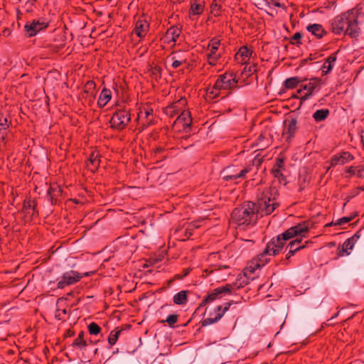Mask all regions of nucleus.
<instances>
[{
	"label": "nucleus",
	"instance_id": "13",
	"mask_svg": "<svg viewBox=\"0 0 364 364\" xmlns=\"http://www.w3.org/2000/svg\"><path fill=\"white\" fill-rule=\"evenodd\" d=\"M49 22L43 18L28 21L24 26V31L27 37H33L41 31L46 30Z\"/></svg>",
	"mask_w": 364,
	"mask_h": 364
},
{
	"label": "nucleus",
	"instance_id": "47",
	"mask_svg": "<svg viewBox=\"0 0 364 364\" xmlns=\"http://www.w3.org/2000/svg\"><path fill=\"white\" fill-rule=\"evenodd\" d=\"M357 215V213L351 214V215L348 217H343L340 219H338L336 223H334L335 225H341L343 224H346L347 223L350 222L352 220L355 218V217Z\"/></svg>",
	"mask_w": 364,
	"mask_h": 364
},
{
	"label": "nucleus",
	"instance_id": "18",
	"mask_svg": "<svg viewBox=\"0 0 364 364\" xmlns=\"http://www.w3.org/2000/svg\"><path fill=\"white\" fill-rule=\"evenodd\" d=\"M172 60V67L174 69L179 68L183 64L188 63L189 54L186 51L177 50L173 51L168 56Z\"/></svg>",
	"mask_w": 364,
	"mask_h": 364
},
{
	"label": "nucleus",
	"instance_id": "50",
	"mask_svg": "<svg viewBox=\"0 0 364 364\" xmlns=\"http://www.w3.org/2000/svg\"><path fill=\"white\" fill-rule=\"evenodd\" d=\"M359 166H349L346 168V173H348V176H346V178H351L353 176H354L356 173L357 168H358Z\"/></svg>",
	"mask_w": 364,
	"mask_h": 364
},
{
	"label": "nucleus",
	"instance_id": "36",
	"mask_svg": "<svg viewBox=\"0 0 364 364\" xmlns=\"http://www.w3.org/2000/svg\"><path fill=\"white\" fill-rule=\"evenodd\" d=\"M329 112L328 109H318L314 113L313 118L316 122H321L328 117Z\"/></svg>",
	"mask_w": 364,
	"mask_h": 364
},
{
	"label": "nucleus",
	"instance_id": "44",
	"mask_svg": "<svg viewBox=\"0 0 364 364\" xmlns=\"http://www.w3.org/2000/svg\"><path fill=\"white\" fill-rule=\"evenodd\" d=\"M178 314H170L167 316L166 320H162L161 322H166L170 327H173L174 324L178 321Z\"/></svg>",
	"mask_w": 364,
	"mask_h": 364
},
{
	"label": "nucleus",
	"instance_id": "8",
	"mask_svg": "<svg viewBox=\"0 0 364 364\" xmlns=\"http://www.w3.org/2000/svg\"><path fill=\"white\" fill-rule=\"evenodd\" d=\"M95 273V271L80 273L77 271L70 270L64 272L62 276L57 279L56 288L63 289L66 287L73 285L78 282L85 277H90Z\"/></svg>",
	"mask_w": 364,
	"mask_h": 364
},
{
	"label": "nucleus",
	"instance_id": "28",
	"mask_svg": "<svg viewBox=\"0 0 364 364\" xmlns=\"http://www.w3.org/2000/svg\"><path fill=\"white\" fill-rule=\"evenodd\" d=\"M88 345L87 341L85 338V332L80 331L77 337L74 339L70 346L73 349L83 350Z\"/></svg>",
	"mask_w": 364,
	"mask_h": 364
},
{
	"label": "nucleus",
	"instance_id": "37",
	"mask_svg": "<svg viewBox=\"0 0 364 364\" xmlns=\"http://www.w3.org/2000/svg\"><path fill=\"white\" fill-rule=\"evenodd\" d=\"M221 4H218L217 0H213L210 6V12L214 16H219L221 15Z\"/></svg>",
	"mask_w": 364,
	"mask_h": 364
},
{
	"label": "nucleus",
	"instance_id": "2",
	"mask_svg": "<svg viewBox=\"0 0 364 364\" xmlns=\"http://www.w3.org/2000/svg\"><path fill=\"white\" fill-rule=\"evenodd\" d=\"M331 27L333 33L340 35L344 33L352 38H357L360 33L358 16L353 9L335 17L331 22Z\"/></svg>",
	"mask_w": 364,
	"mask_h": 364
},
{
	"label": "nucleus",
	"instance_id": "58",
	"mask_svg": "<svg viewBox=\"0 0 364 364\" xmlns=\"http://www.w3.org/2000/svg\"><path fill=\"white\" fill-rule=\"evenodd\" d=\"M309 60L308 58H305V59H303L301 60V65H304V64H306L307 63V61Z\"/></svg>",
	"mask_w": 364,
	"mask_h": 364
},
{
	"label": "nucleus",
	"instance_id": "42",
	"mask_svg": "<svg viewBox=\"0 0 364 364\" xmlns=\"http://www.w3.org/2000/svg\"><path fill=\"white\" fill-rule=\"evenodd\" d=\"M10 122H9L6 117L2 114L0 115V134H6V130L9 127Z\"/></svg>",
	"mask_w": 364,
	"mask_h": 364
},
{
	"label": "nucleus",
	"instance_id": "49",
	"mask_svg": "<svg viewBox=\"0 0 364 364\" xmlns=\"http://www.w3.org/2000/svg\"><path fill=\"white\" fill-rule=\"evenodd\" d=\"M257 66L256 64H252L250 66L246 65L244 68L243 72L248 73V75H251L252 74L255 73L257 71Z\"/></svg>",
	"mask_w": 364,
	"mask_h": 364
},
{
	"label": "nucleus",
	"instance_id": "35",
	"mask_svg": "<svg viewBox=\"0 0 364 364\" xmlns=\"http://www.w3.org/2000/svg\"><path fill=\"white\" fill-rule=\"evenodd\" d=\"M123 330L124 328H119V327H117L110 332L108 337V343L110 346H114L117 343L119 336Z\"/></svg>",
	"mask_w": 364,
	"mask_h": 364
},
{
	"label": "nucleus",
	"instance_id": "23",
	"mask_svg": "<svg viewBox=\"0 0 364 364\" xmlns=\"http://www.w3.org/2000/svg\"><path fill=\"white\" fill-rule=\"evenodd\" d=\"M101 155L99 151H92L89 156L87 167L92 172H95L100 164Z\"/></svg>",
	"mask_w": 364,
	"mask_h": 364
},
{
	"label": "nucleus",
	"instance_id": "24",
	"mask_svg": "<svg viewBox=\"0 0 364 364\" xmlns=\"http://www.w3.org/2000/svg\"><path fill=\"white\" fill-rule=\"evenodd\" d=\"M205 6L204 0H191L189 14L193 16L201 15L204 11Z\"/></svg>",
	"mask_w": 364,
	"mask_h": 364
},
{
	"label": "nucleus",
	"instance_id": "29",
	"mask_svg": "<svg viewBox=\"0 0 364 364\" xmlns=\"http://www.w3.org/2000/svg\"><path fill=\"white\" fill-rule=\"evenodd\" d=\"M186 99L181 98L177 102H173L171 105L166 107L164 109V112L168 115L170 117H174L178 112V105H184Z\"/></svg>",
	"mask_w": 364,
	"mask_h": 364
},
{
	"label": "nucleus",
	"instance_id": "17",
	"mask_svg": "<svg viewBox=\"0 0 364 364\" xmlns=\"http://www.w3.org/2000/svg\"><path fill=\"white\" fill-rule=\"evenodd\" d=\"M182 33V26L179 25L171 26L167 29L164 37V43L166 44L173 43L174 46L177 39Z\"/></svg>",
	"mask_w": 364,
	"mask_h": 364
},
{
	"label": "nucleus",
	"instance_id": "3",
	"mask_svg": "<svg viewBox=\"0 0 364 364\" xmlns=\"http://www.w3.org/2000/svg\"><path fill=\"white\" fill-rule=\"evenodd\" d=\"M258 215L255 203L245 202L241 206L233 209L231 222L236 225L237 228L245 230L256 224Z\"/></svg>",
	"mask_w": 364,
	"mask_h": 364
},
{
	"label": "nucleus",
	"instance_id": "40",
	"mask_svg": "<svg viewBox=\"0 0 364 364\" xmlns=\"http://www.w3.org/2000/svg\"><path fill=\"white\" fill-rule=\"evenodd\" d=\"M271 173L274 178L279 180L280 183H283L284 185L287 183L286 177L284 176L282 170L272 169Z\"/></svg>",
	"mask_w": 364,
	"mask_h": 364
},
{
	"label": "nucleus",
	"instance_id": "61",
	"mask_svg": "<svg viewBox=\"0 0 364 364\" xmlns=\"http://www.w3.org/2000/svg\"><path fill=\"white\" fill-rule=\"evenodd\" d=\"M333 325L332 323H323L322 324V328H324L325 326H331Z\"/></svg>",
	"mask_w": 364,
	"mask_h": 364
},
{
	"label": "nucleus",
	"instance_id": "62",
	"mask_svg": "<svg viewBox=\"0 0 364 364\" xmlns=\"http://www.w3.org/2000/svg\"><path fill=\"white\" fill-rule=\"evenodd\" d=\"M361 141L363 144V146H364V134L363 135H361Z\"/></svg>",
	"mask_w": 364,
	"mask_h": 364
},
{
	"label": "nucleus",
	"instance_id": "52",
	"mask_svg": "<svg viewBox=\"0 0 364 364\" xmlns=\"http://www.w3.org/2000/svg\"><path fill=\"white\" fill-rule=\"evenodd\" d=\"M359 166V168H357V171H356L357 177L359 178H364V166Z\"/></svg>",
	"mask_w": 364,
	"mask_h": 364
},
{
	"label": "nucleus",
	"instance_id": "21",
	"mask_svg": "<svg viewBox=\"0 0 364 364\" xmlns=\"http://www.w3.org/2000/svg\"><path fill=\"white\" fill-rule=\"evenodd\" d=\"M284 124L283 135H287V140H289L295 136L297 131V119L290 117L285 119Z\"/></svg>",
	"mask_w": 364,
	"mask_h": 364
},
{
	"label": "nucleus",
	"instance_id": "10",
	"mask_svg": "<svg viewBox=\"0 0 364 364\" xmlns=\"http://www.w3.org/2000/svg\"><path fill=\"white\" fill-rule=\"evenodd\" d=\"M131 120V114L129 110L118 109L115 111L110 119V127L113 129L118 131L126 128Z\"/></svg>",
	"mask_w": 364,
	"mask_h": 364
},
{
	"label": "nucleus",
	"instance_id": "9",
	"mask_svg": "<svg viewBox=\"0 0 364 364\" xmlns=\"http://www.w3.org/2000/svg\"><path fill=\"white\" fill-rule=\"evenodd\" d=\"M304 222H306L308 224V226L309 227V223L306 221H304L303 223H304ZM309 231V230L307 232H303L301 235H297L296 238L291 240L288 243V245L286 247V250H285L286 251L288 250V252L286 255V258L284 260V264L287 265L289 263V259L291 258V257L294 255L295 253L297 252L298 251L306 247L309 241L303 242L302 237H304L305 234L308 233ZM294 237H296V236H294ZM292 238H294V237H292ZM290 239H291V237Z\"/></svg>",
	"mask_w": 364,
	"mask_h": 364
},
{
	"label": "nucleus",
	"instance_id": "34",
	"mask_svg": "<svg viewBox=\"0 0 364 364\" xmlns=\"http://www.w3.org/2000/svg\"><path fill=\"white\" fill-rule=\"evenodd\" d=\"M62 193V191L58 186H50L48 190V196L52 204L55 203L57 198Z\"/></svg>",
	"mask_w": 364,
	"mask_h": 364
},
{
	"label": "nucleus",
	"instance_id": "60",
	"mask_svg": "<svg viewBox=\"0 0 364 364\" xmlns=\"http://www.w3.org/2000/svg\"><path fill=\"white\" fill-rule=\"evenodd\" d=\"M338 315V312H337L336 314H335L330 319H328L327 321H330L331 320L333 319L334 318H336L337 316Z\"/></svg>",
	"mask_w": 364,
	"mask_h": 364
},
{
	"label": "nucleus",
	"instance_id": "41",
	"mask_svg": "<svg viewBox=\"0 0 364 364\" xmlns=\"http://www.w3.org/2000/svg\"><path fill=\"white\" fill-rule=\"evenodd\" d=\"M88 332L90 335H98L101 332V327L95 322L90 323L88 326Z\"/></svg>",
	"mask_w": 364,
	"mask_h": 364
},
{
	"label": "nucleus",
	"instance_id": "12",
	"mask_svg": "<svg viewBox=\"0 0 364 364\" xmlns=\"http://www.w3.org/2000/svg\"><path fill=\"white\" fill-rule=\"evenodd\" d=\"M321 85V80L318 77H312L309 80V82L305 85H302L301 88L297 90V93L301 94L304 92V95H301V97H298L294 95L295 98H299L301 102L306 101L311 96H312L314 90L316 88H320Z\"/></svg>",
	"mask_w": 364,
	"mask_h": 364
},
{
	"label": "nucleus",
	"instance_id": "55",
	"mask_svg": "<svg viewBox=\"0 0 364 364\" xmlns=\"http://www.w3.org/2000/svg\"><path fill=\"white\" fill-rule=\"evenodd\" d=\"M190 272H191V269H189V268L183 269V273H182V277L184 278L185 277H186L187 275H188V274L190 273Z\"/></svg>",
	"mask_w": 364,
	"mask_h": 364
},
{
	"label": "nucleus",
	"instance_id": "59",
	"mask_svg": "<svg viewBox=\"0 0 364 364\" xmlns=\"http://www.w3.org/2000/svg\"><path fill=\"white\" fill-rule=\"evenodd\" d=\"M274 6L275 7H278V8L282 7V5L280 3H279V2L274 3Z\"/></svg>",
	"mask_w": 364,
	"mask_h": 364
},
{
	"label": "nucleus",
	"instance_id": "25",
	"mask_svg": "<svg viewBox=\"0 0 364 364\" xmlns=\"http://www.w3.org/2000/svg\"><path fill=\"white\" fill-rule=\"evenodd\" d=\"M306 30L318 39L322 38L327 34V31L323 26L318 23L309 24L306 26Z\"/></svg>",
	"mask_w": 364,
	"mask_h": 364
},
{
	"label": "nucleus",
	"instance_id": "57",
	"mask_svg": "<svg viewBox=\"0 0 364 364\" xmlns=\"http://www.w3.org/2000/svg\"><path fill=\"white\" fill-rule=\"evenodd\" d=\"M316 54L314 55H312V54H310L309 57L308 58L309 60L311 61L313 60H315L316 59Z\"/></svg>",
	"mask_w": 364,
	"mask_h": 364
},
{
	"label": "nucleus",
	"instance_id": "20",
	"mask_svg": "<svg viewBox=\"0 0 364 364\" xmlns=\"http://www.w3.org/2000/svg\"><path fill=\"white\" fill-rule=\"evenodd\" d=\"M354 156L348 151H343L331 156L330 159L331 166L346 164L354 159Z\"/></svg>",
	"mask_w": 364,
	"mask_h": 364
},
{
	"label": "nucleus",
	"instance_id": "7",
	"mask_svg": "<svg viewBox=\"0 0 364 364\" xmlns=\"http://www.w3.org/2000/svg\"><path fill=\"white\" fill-rule=\"evenodd\" d=\"M250 171V166L240 167L238 165H230L224 168L220 174L225 181H235L237 183V180L245 178L247 173Z\"/></svg>",
	"mask_w": 364,
	"mask_h": 364
},
{
	"label": "nucleus",
	"instance_id": "54",
	"mask_svg": "<svg viewBox=\"0 0 364 364\" xmlns=\"http://www.w3.org/2000/svg\"><path fill=\"white\" fill-rule=\"evenodd\" d=\"M75 335V331L74 330H73L72 328H68L65 331V333H64V337L65 338H70V337H72Z\"/></svg>",
	"mask_w": 364,
	"mask_h": 364
},
{
	"label": "nucleus",
	"instance_id": "45",
	"mask_svg": "<svg viewBox=\"0 0 364 364\" xmlns=\"http://www.w3.org/2000/svg\"><path fill=\"white\" fill-rule=\"evenodd\" d=\"M96 84L93 80L87 81L84 87V92L86 93L92 94L95 92Z\"/></svg>",
	"mask_w": 364,
	"mask_h": 364
},
{
	"label": "nucleus",
	"instance_id": "1",
	"mask_svg": "<svg viewBox=\"0 0 364 364\" xmlns=\"http://www.w3.org/2000/svg\"><path fill=\"white\" fill-rule=\"evenodd\" d=\"M308 230V224L306 222L300 223L289 228L285 232L277 235L276 237H273L267 242L263 252L248 263L247 266L244 269V278H240L241 279V281L245 280L248 282L245 277L255 273L257 269L264 267L270 260V256H275L278 255L286 245L287 240H289L292 237L301 235Z\"/></svg>",
	"mask_w": 364,
	"mask_h": 364
},
{
	"label": "nucleus",
	"instance_id": "31",
	"mask_svg": "<svg viewBox=\"0 0 364 364\" xmlns=\"http://www.w3.org/2000/svg\"><path fill=\"white\" fill-rule=\"evenodd\" d=\"M112 92L109 90L104 88L97 100V105L99 107H104L111 100Z\"/></svg>",
	"mask_w": 364,
	"mask_h": 364
},
{
	"label": "nucleus",
	"instance_id": "22",
	"mask_svg": "<svg viewBox=\"0 0 364 364\" xmlns=\"http://www.w3.org/2000/svg\"><path fill=\"white\" fill-rule=\"evenodd\" d=\"M176 123L181 124L184 132L188 133L191 130L192 117L191 112L187 110L183 111L177 117Z\"/></svg>",
	"mask_w": 364,
	"mask_h": 364
},
{
	"label": "nucleus",
	"instance_id": "15",
	"mask_svg": "<svg viewBox=\"0 0 364 364\" xmlns=\"http://www.w3.org/2000/svg\"><path fill=\"white\" fill-rule=\"evenodd\" d=\"M37 202L31 198H26L23 203L21 213L24 214L25 221H31L33 217L38 215V211L36 208Z\"/></svg>",
	"mask_w": 364,
	"mask_h": 364
},
{
	"label": "nucleus",
	"instance_id": "48",
	"mask_svg": "<svg viewBox=\"0 0 364 364\" xmlns=\"http://www.w3.org/2000/svg\"><path fill=\"white\" fill-rule=\"evenodd\" d=\"M302 38V34L300 32H296L294 33V35L291 37L290 43L291 44H296L297 46L301 45L302 43L301 41V39Z\"/></svg>",
	"mask_w": 364,
	"mask_h": 364
},
{
	"label": "nucleus",
	"instance_id": "53",
	"mask_svg": "<svg viewBox=\"0 0 364 364\" xmlns=\"http://www.w3.org/2000/svg\"><path fill=\"white\" fill-rule=\"evenodd\" d=\"M183 277H182V274H176L174 275L173 278H171L168 280V284L171 285L175 280L182 279Z\"/></svg>",
	"mask_w": 364,
	"mask_h": 364
},
{
	"label": "nucleus",
	"instance_id": "5",
	"mask_svg": "<svg viewBox=\"0 0 364 364\" xmlns=\"http://www.w3.org/2000/svg\"><path fill=\"white\" fill-rule=\"evenodd\" d=\"M247 284V282H245V280L241 281V279H238L232 284H226L225 286L215 288L203 299L196 311L199 310L201 307L205 306L207 304L211 303L215 299L220 298L222 294H232L233 291L244 287Z\"/></svg>",
	"mask_w": 364,
	"mask_h": 364
},
{
	"label": "nucleus",
	"instance_id": "16",
	"mask_svg": "<svg viewBox=\"0 0 364 364\" xmlns=\"http://www.w3.org/2000/svg\"><path fill=\"white\" fill-rule=\"evenodd\" d=\"M220 44V40L216 38H212L208 43V50L210 51V53L207 54V57L208 62L211 65H215L218 60L220 58V55L216 53Z\"/></svg>",
	"mask_w": 364,
	"mask_h": 364
},
{
	"label": "nucleus",
	"instance_id": "51",
	"mask_svg": "<svg viewBox=\"0 0 364 364\" xmlns=\"http://www.w3.org/2000/svg\"><path fill=\"white\" fill-rule=\"evenodd\" d=\"M62 47H63L62 46H58L56 45L49 44L46 48H48L49 49L50 53H56L62 48Z\"/></svg>",
	"mask_w": 364,
	"mask_h": 364
},
{
	"label": "nucleus",
	"instance_id": "30",
	"mask_svg": "<svg viewBox=\"0 0 364 364\" xmlns=\"http://www.w3.org/2000/svg\"><path fill=\"white\" fill-rule=\"evenodd\" d=\"M360 237L359 232L355 233L352 237L347 239L343 244L342 249L343 252L346 255L350 254V250H351L355 245V243L358 241Z\"/></svg>",
	"mask_w": 364,
	"mask_h": 364
},
{
	"label": "nucleus",
	"instance_id": "11",
	"mask_svg": "<svg viewBox=\"0 0 364 364\" xmlns=\"http://www.w3.org/2000/svg\"><path fill=\"white\" fill-rule=\"evenodd\" d=\"M141 129H145L155 123L154 109L148 105L139 108L136 118Z\"/></svg>",
	"mask_w": 364,
	"mask_h": 364
},
{
	"label": "nucleus",
	"instance_id": "43",
	"mask_svg": "<svg viewBox=\"0 0 364 364\" xmlns=\"http://www.w3.org/2000/svg\"><path fill=\"white\" fill-rule=\"evenodd\" d=\"M263 162V157H262L259 154L256 155L252 161V164H247L246 166H250L251 171L252 168L255 166L257 169L262 165Z\"/></svg>",
	"mask_w": 364,
	"mask_h": 364
},
{
	"label": "nucleus",
	"instance_id": "6",
	"mask_svg": "<svg viewBox=\"0 0 364 364\" xmlns=\"http://www.w3.org/2000/svg\"><path fill=\"white\" fill-rule=\"evenodd\" d=\"M238 80L234 73H228L220 75L214 85L208 89V92L213 98L220 95V91L223 90H232L237 86Z\"/></svg>",
	"mask_w": 364,
	"mask_h": 364
},
{
	"label": "nucleus",
	"instance_id": "27",
	"mask_svg": "<svg viewBox=\"0 0 364 364\" xmlns=\"http://www.w3.org/2000/svg\"><path fill=\"white\" fill-rule=\"evenodd\" d=\"M252 54V50L247 46H242L235 55V58L241 63L245 64L250 58Z\"/></svg>",
	"mask_w": 364,
	"mask_h": 364
},
{
	"label": "nucleus",
	"instance_id": "46",
	"mask_svg": "<svg viewBox=\"0 0 364 364\" xmlns=\"http://www.w3.org/2000/svg\"><path fill=\"white\" fill-rule=\"evenodd\" d=\"M272 169L284 170V157L278 156Z\"/></svg>",
	"mask_w": 364,
	"mask_h": 364
},
{
	"label": "nucleus",
	"instance_id": "26",
	"mask_svg": "<svg viewBox=\"0 0 364 364\" xmlns=\"http://www.w3.org/2000/svg\"><path fill=\"white\" fill-rule=\"evenodd\" d=\"M339 52V50H337L336 52L331 54L325 60L324 63L321 66V73L322 75H325L330 73L333 68L334 63L336 62L337 59V54Z\"/></svg>",
	"mask_w": 364,
	"mask_h": 364
},
{
	"label": "nucleus",
	"instance_id": "38",
	"mask_svg": "<svg viewBox=\"0 0 364 364\" xmlns=\"http://www.w3.org/2000/svg\"><path fill=\"white\" fill-rule=\"evenodd\" d=\"M60 301H62V299H58V302H57L58 309L55 311V317L58 320L65 321L66 319V316L68 315V311L66 309H61L59 308V304H60Z\"/></svg>",
	"mask_w": 364,
	"mask_h": 364
},
{
	"label": "nucleus",
	"instance_id": "39",
	"mask_svg": "<svg viewBox=\"0 0 364 364\" xmlns=\"http://www.w3.org/2000/svg\"><path fill=\"white\" fill-rule=\"evenodd\" d=\"M161 68L159 65H154L150 68L151 77L155 80H158L161 77Z\"/></svg>",
	"mask_w": 364,
	"mask_h": 364
},
{
	"label": "nucleus",
	"instance_id": "33",
	"mask_svg": "<svg viewBox=\"0 0 364 364\" xmlns=\"http://www.w3.org/2000/svg\"><path fill=\"white\" fill-rule=\"evenodd\" d=\"M306 80V78H302L299 77H291L285 80V81L284 82V86L289 90L294 89L299 85L300 82H303Z\"/></svg>",
	"mask_w": 364,
	"mask_h": 364
},
{
	"label": "nucleus",
	"instance_id": "64",
	"mask_svg": "<svg viewBox=\"0 0 364 364\" xmlns=\"http://www.w3.org/2000/svg\"><path fill=\"white\" fill-rule=\"evenodd\" d=\"M89 343H91V344H96L97 343V342H93L91 340L89 341Z\"/></svg>",
	"mask_w": 364,
	"mask_h": 364
},
{
	"label": "nucleus",
	"instance_id": "63",
	"mask_svg": "<svg viewBox=\"0 0 364 364\" xmlns=\"http://www.w3.org/2000/svg\"><path fill=\"white\" fill-rule=\"evenodd\" d=\"M162 149H163L162 148H158V149H156V151L160 152L162 151Z\"/></svg>",
	"mask_w": 364,
	"mask_h": 364
},
{
	"label": "nucleus",
	"instance_id": "56",
	"mask_svg": "<svg viewBox=\"0 0 364 364\" xmlns=\"http://www.w3.org/2000/svg\"><path fill=\"white\" fill-rule=\"evenodd\" d=\"M6 134H0V144L4 141Z\"/></svg>",
	"mask_w": 364,
	"mask_h": 364
},
{
	"label": "nucleus",
	"instance_id": "32",
	"mask_svg": "<svg viewBox=\"0 0 364 364\" xmlns=\"http://www.w3.org/2000/svg\"><path fill=\"white\" fill-rule=\"evenodd\" d=\"M189 291L188 290H182L176 294L173 297V301L175 304L184 305L188 302V296Z\"/></svg>",
	"mask_w": 364,
	"mask_h": 364
},
{
	"label": "nucleus",
	"instance_id": "19",
	"mask_svg": "<svg viewBox=\"0 0 364 364\" xmlns=\"http://www.w3.org/2000/svg\"><path fill=\"white\" fill-rule=\"evenodd\" d=\"M149 23L144 17H140L136 22L135 26L132 31L140 38H144L149 31Z\"/></svg>",
	"mask_w": 364,
	"mask_h": 364
},
{
	"label": "nucleus",
	"instance_id": "14",
	"mask_svg": "<svg viewBox=\"0 0 364 364\" xmlns=\"http://www.w3.org/2000/svg\"><path fill=\"white\" fill-rule=\"evenodd\" d=\"M232 304L233 301H230L225 303L223 308L221 306H218L214 308L213 312L210 313V317L201 321V326L204 327L217 323L229 310Z\"/></svg>",
	"mask_w": 364,
	"mask_h": 364
},
{
	"label": "nucleus",
	"instance_id": "4",
	"mask_svg": "<svg viewBox=\"0 0 364 364\" xmlns=\"http://www.w3.org/2000/svg\"><path fill=\"white\" fill-rule=\"evenodd\" d=\"M279 196L278 190L275 186H269L262 190H259L256 203L257 211L262 217L269 215L279 206L277 199Z\"/></svg>",
	"mask_w": 364,
	"mask_h": 364
}]
</instances>
